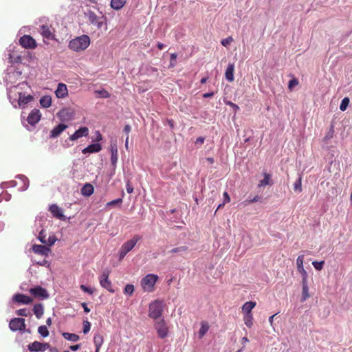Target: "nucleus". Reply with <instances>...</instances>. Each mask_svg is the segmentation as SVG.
<instances>
[{"label": "nucleus", "mask_w": 352, "mask_h": 352, "mask_svg": "<svg viewBox=\"0 0 352 352\" xmlns=\"http://www.w3.org/2000/svg\"><path fill=\"white\" fill-rule=\"evenodd\" d=\"M126 286H129V287H131V286H133V285H126Z\"/></svg>", "instance_id": "nucleus-54"}, {"label": "nucleus", "mask_w": 352, "mask_h": 352, "mask_svg": "<svg viewBox=\"0 0 352 352\" xmlns=\"http://www.w3.org/2000/svg\"><path fill=\"white\" fill-rule=\"evenodd\" d=\"M41 113L38 109H33L28 117V122L31 125H35L41 120Z\"/></svg>", "instance_id": "nucleus-13"}, {"label": "nucleus", "mask_w": 352, "mask_h": 352, "mask_svg": "<svg viewBox=\"0 0 352 352\" xmlns=\"http://www.w3.org/2000/svg\"><path fill=\"white\" fill-rule=\"evenodd\" d=\"M164 310V302L160 300H155L148 306V316L154 320L160 318Z\"/></svg>", "instance_id": "nucleus-3"}, {"label": "nucleus", "mask_w": 352, "mask_h": 352, "mask_svg": "<svg viewBox=\"0 0 352 352\" xmlns=\"http://www.w3.org/2000/svg\"><path fill=\"white\" fill-rule=\"evenodd\" d=\"M155 328L160 338H164L167 336L168 328L163 320L155 324Z\"/></svg>", "instance_id": "nucleus-16"}, {"label": "nucleus", "mask_w": 352, "mask_h": 352, "mask_svg": "<svg viewBox=\"0 0 352 352\" xmlns=\"http://www.w3.org/2000/svg\"><path fill=\"white\" fill-rule=\"evenodd\" d=\"M33 99L34 98L32 95L24 93L21 96H18L16 101L18 102L19 107H24L26 104L32 101Z\"/></svg>", "instance_id": "nucleus-15"}, {"label": "nucleus", "mask_w": 352, "mask_h": 352, "mask_svg": "<svg viewBox=\"0 0 352 352\" xmlns=\"http://www.w3.org/2000/svg\"><path fill=\"white\" fill-rule=\"evenodd\" d=\"M81 305L83 307L84 311L85 313H89L90 311V309L87 307V305L86 302H82Z\"/></svg>", "instance_id": "nucleus-42"}, {"label": "nucleus", "mask_w": 352, "mask_h": 352, "mask_svg": "<svg viewBox=\"0 0 352 352\" xmlns=\"http://www.w3.org/2000/svg\"><path fill=\"white\" fill-rule=\"evenodd\" d=\"M85 16L88 19L89 23L97 27L98 29H101L102 25L104 23V20H106V17L104 16H102L101 17L98 16L94 12L91 10H88L85 13Z\"/></svg>", "instance_id": "nucleus-5"}, {"label": "nucleus", "mask_w": 352, "mask_h": 352, "mask_svg": "<svg viewBox=\"0 0 352 352\" xmlns=\"http://www.w3.org/2000/svg\"><path fill=\"white\" fill-rule=\"evenodd\" d=\"M48 348H50L48 343H41L38 341H34L28 345V349L34 352L45 351Z\"/></svg>", "instance_id": "nucleus-9"}, {"label": "nucleus", "mask_w": 352, "mask_h": 352, "mask_svg": "<svg viewBox=\"0 0 352 352\" xmlns=\"http://www.w3.org/2000/svg\"><path fill=\"white\" fill-rule=\"evenodd\" d=\"M110 149L111 153V161L113 166H115L118 162V147L116 143H111L110 145Z\"/></svg>", "instance_id": "nucleus-23"}, {"label": "nucleus", "mask_w": 352, "mask_h": 352, "mask_svg": "<svg viewBox=\"0 0 352 352\" xmlns=\"http://www.w3.org/2000/svg\"><path fill=\"white\" fill-rule=\"evenodd\" d=\"M62 336L65 339L72 341V342H77L80 338L77 334L67 333V332L63 333Z\"/></svg>", "instance_id": "nucleus-29"}, {"label": "nucleus", "mask_w": 352, "mask_h": 352, "mask_svg": "<svg viewBox=\"0 0 352 352\" xmlns=\"http://www.w3.org/2000/svg\"><path fill=\"white\" fill-rule=\"evenodd\" d=\"M157 279V275L148 274L142 279L141 286H154Z\"/></svg>", "instance_id": "nucleus-11"}, {"label": "nucleus", "mask_w": 352, "mask_h": 352, "mask_svg": "<svg viewBox=\"0 0 352 352\" xmlns=\"http://www.w3.org/2000/svg\"><path fill=\"white\" fill-rule=\"evenodd\" d=\"M134 292V287H124V293L131 296Z\"/></svg>", "instance_id": "nucleus-40"}, {"label": "nucleus", "mask_w": 352, "mask_h": 352, "mask_svg": "<svg viewBox=\"0 0 352 352\" xmlns=\"http://www.w3.org/2000/svg\"><path fill=\"white\" fill-rule=\"evenodd\" d=\"M50 352H58L56 348H51Z\"/></svg>", "instance_id": "nucleus-49"}, {"label": "nucleus", "mask_w": 352, "mask_h": 352, "mask_svg": "<svg viewBox=\"0 0 352 352\" xmlns=\"http://www.w3.org/2000/svg\"><path fill=\"white\" fill-rule=\"evenodd\" d=\"M33 312L37 318H41L44 313L43 305L40 303L35 305L33 307Z\"/></svg>", "instance_id": "nucleus-27"}, {"label": "nucleus", "mask_w": 352, "mask_h": 352, "mask_svg": "<svg viewBox=\"0 0 352 352\" xmlns=\"http://www.w3.org/2000/svg\"><path fill=\"white\" fill-rule=\"evenodd\" d=\"M30 89L29 85L26 82H22L17 85L12 86L9 89L8 96L10 99L16 100L17 96L23 94H26L27 89Z\"/></svg>", "instance_id": "nucleus-4"}, {"label": "nucleus", "mask_w": 352, "mask_h": 352, "mask_svg": "<svg viewBox=\"0 0 352 352\" xmlns=\"http://www.w3.org/2000/svg\"><path fill=\"white\" fill-rule=\"evenodd\" d=\"M44 263H45V264H47L48 262H47V261H45H45H44Z\"/></svg>", "instance_id": "nucleus-55"}, {"label": "nucleus", "mask_w": 352, "mask_h": 352, "mask_svg": "<svg viewBox=\"0 0 352 352\" xmlns=\"http://www.w3.org/2000/svg\"><path fill=\"white\" fill-rule=\"evenodd\" d=\"M30 293L35 297L45 299L49 297L47 290L44 287H31Z\"/></svg>", "instance_id": "nucleus-12"}, {"label": "nucleus", "mask_w": 352, "mask_h": 352, "mask_svg": "<svg viewBox=\"0 0 352 352\" xmlns=\"http://www.w3.org/2000/svg\"><path fill=\"white\" fill-rule=\"evenodd\" d=\"M46 324H47V325H49V326H50V325H51V324H52V320H51V318H47V320H46Z\"/></svg>", "instance_id": "nucleus-48"}, {"label": "nucleus", "mask_w": 352, "mask_h": 352, "mask_svg": "<svg viewBox=\"0 0 352 352\" xmlns=\"http://www.w3.org/2000/svg\"><path fill=\"white\" fill-rule=\"evenodd\" d=\"M103 341L104 338L102 335H101L100 333H96L94 335V342L96 346V349H97V351H100V349L103 344Z\"/></svg>", "instance_id": "nucleus-25"}, {"label": "nucleus", "mask_w": 352, "mask_h": 352, "mask_svg": "<svg viewBox=\"0 0 352 352\" xmlns=\"http://www.w3.org/2000/svg\"><path fill=\"white\" fill-rule=\"evenodd\" d=\"M90 328H91L90 322L88 321H85L83 322V333L85 334L87 333L89 331Z\"/></svg>", "instance_id": "nucleus-35"}, {"label": "nucleus", "mask_w": 352, "mask_h": 352, "mask_svg": "<svg viewBox=\"0 0 352 352\" xmlns=\"http://www.w3.org/2000/svg\"><path fill=\"white\" fill-rule=\"evenodd\" d=\"M98 94L101 96L102 98H107L110 96L109 92L105 89H102L101 91H98Z\"/></svg>", "instance_id": "nucleus-37"}, {"label": "nucleus", "mask_w": 352, "mask_h": 352, "mask_svg": "<svg viewBox=\"0 0 352 352\" xmlns=\"http://www.w3.org/2000/svg\"><path fill=\"white\" fill-rule=\"evenodd\" d=\"M90 45V38L86 34H82L71 40L68 47L74 52H81L86 50Z\"/></svg>", "instance_id": "nucleus-1"}, {"label": "nucleus", "mask_w": 352, "mask_h": 352, "mask_svg": "<svg viewBox=\"0 0 352 352\" xmlns=\"http://www.w3.org/2000/svg\"><path fill=\"white\" fill-rule=\"evenodd\" d=\"M126 3V0H111V7L116 10H120Z\"/></svg>", "instance_id": "nucleus-26"}, {"label": "nucleus", "mask_w": 352, "mask_h": 352, "mask_svg": "<svg viewBox=\"0 0 352 352\" xmlns=\"http://www.w3.org/2000/svg\"><path fill=\"white\" fill-rule=\"evenodd\" d=\"M80 347V344H76V345H72V346H70L69 349L73 351H77L78 349H79Z\"/></svg>", "instance_id": "nucleus-43"}, {"label": "nucleus", "mask_w": 352, "mask_h": 352, "mask_svg": "<svg viewBox=\"0 0 352 352\" xmlns=\"http://www.w3.org/2000/svg\"><path fill=\"white\" fill-rule=\"evenodd\" d=\"M56 96L58 98H63L68 94L67 86L65 84L60 83L55 91Z\"/></svg>", "instance_id": "nucleus-19"}, {"label": "nucleus", "mask_w": 352, "mask_h": 352, "mask_svg": "<svg viewBox=\"0 0 352 352\" xmlns=\"http://www.w3.org/2000/svg\"><path fill=\"white\" fill-rule=\"evenodd\" d=\"M122 203V199L118 198L114 200H112L107 204V207L111 206L117 204H121Z\"/></svg>", "instance_id": "nucleus-33"}, {"label": "nucleus", "mask_w": 352, "mask_h": 352, "mask_svg": "<svg viewBox=\"0 0 352 352\" xmlns=\"http://www.w3.org/2000/svg\"><path fill=\"white\" fill-rule=\"evenodd\" d=\"M74 116V111L69 108H64L60 110L57 113V116L63 122H67L72 120Z\"/></svg>", "instance_id": "nucleus-8"}, {"label": "nucleus", "mask_w": 352, "mask_h": 352, "mask_svg": "<svg viewBox=\"0 0 352 352\" xmlns=\"http://www.w3.org/2000/svg\"><path fill=\"white\" fill-rule=\"evenodd\" d=\"M38 332L43 336L47 337L49 335V331L46 326L42 325L38 328Z\"/></svg>", "instance_id": "nucleus-31"}, {"label": "nucleus", "mask_w": 352, "mask_h": 352, "mask_svg": "<svg viewBox=\"0 0 352 352\" xmlns=\"http://www.w3.org/2000/svg\"><path fill=\"white\" fill-rule=\"evenodd\" d=\"M64 352H69V351H65Z\"/></svg>", "instance_id": "nucleus-57"}, {"label": "nucleus", "mask_w": 352, "mask_h": 352, "mask_svg": "<svg viewBox=\"0 0 352 352\" xmlns=\"http://www.w3.org/2000/svg\"><path fill=\"white\" fill-rule=\"evenodd\" d=\"M16 314L18 316L26 317L28 316L29 312L26 309H20L16 311Z\"/></svg>", "instance_id": "nucleus-36"}, {"label": "nucleus", "mask_w": 352, "mask_h": 352, "mask_svg": "<svg viewBox=\"0 0 352 352\" xmlns=\"http://www.w3.org/2000/svg\"><path fill=\"white\" fill-rule=\"evenodd\" d=\"M41 34L45 38L52 40L54 38V35L50 27L47 25H42L41 28Z\"/></svg>", "instance_id": "nucleus-21"}, {"label": "nucleus", "mask_w": 352, "mask_h": 352, "mask_svg": "<svg viewBox=\"0 0 352 352\" xmlns=\"http://www.w3.org/2000/svg\"><path fill=\"white\" fill-rule=\"evenodd\" d=\"M57 239L54 235L50 236L47 239H46L45 245L49 248L53 245L56 241Z\"/></svg>", "instance_id": "nucleus-32"}, {"label": "nucleus", "mask_w": 352, "mask_h": 352, "mask_svg": "<svg viewBox=\"0 0 352 352\" xmlns=\"http://www.w3.org/2000/svg\"><path fill=\"white\" fill-rule=\"evenodd\" d=\"M148 289L146 290L148 292H151L153 291V287H148Z\"/></svg>", "instance_id": "nucleus-52"}, {"label": "nucleus", "mask_w": 352, "mask_h": 352, "mask_svg": "<svg viewBox=\"0 0 352 352\" xmlns=\"http://www.w3.org/2000/svg\"><path fill=\"white\" fill-rule=\"evenodd\" d=\"M164 45L161 43H157V47L159 50H162L164 48Z\"/></svg>", "instance_id": "nucleus-45"}, {"label": "nucleus", "mask_w": 352, "mask_h": 352, "mask_svg": "<svg viewBox=\"0 0 352 352\" xmlns=\"http://www.w3.org/2000/svg\"><path fill=\"white\" fill-rule=\"evenodd\" d=\"M141 239L140 235L135 234L130 240L124 243L119 250V261H122Z\"/></svg>", "instance_id": "nucleus-2"}, {"label": "nucleus", "mask_w": 352, "mask_h": 352, "mask_svg": "<svg viewBox=\"0 0 352 352\" xmlns=\"http://www.w3.org/2000/svg\"><path fill=\"white\" fill-rule=\"evenodd\" d=\"M94 186L89 183L85 184L81 189L82 195L87 197L91 196L94 193Z\"/></svg>", "instance_id": "nucleus-24"}, {"label": "nucleus", "mask_w": 352, "mask_h": 352, "mask_svg": "<svg viewBox=\"0 0 352 352\" xmlns=\"http://www.w3.org/2000/svg\"><path fill=\"white\" fill-rule=\"evenodd\" d=\"M50 211L53 214L54 217H55L57 219H64V215L62 211V209L58 207L56 204H52L50 207Z\"/></svg>", "instance_id": "nucleus-18"}, {"label": "nucleus", "mask_w": 352, "mask_h": 352, "mask_svg": "<svg viewBox=\"0 0 352 352\" xmlns=\"http://www.w3.org/2000/svg\"><path fill=\"white\" fill-rule=\"evenodd\" d=\"M126 191H127L128 193L131 194V193L133 192V187L131 184V182H130L129 180H128L127 182H126Z\"/></svg>", "instance_id": "nucleus-38"}, {"label": "nucleus", "mask_w": 352, "mask_h": 352, "mask_svg": "<svg viewBox=\"0 0 352 352\" xmlns=\"http://www.w3.org/2000/svg\"><path fill=\"white\" fill-rule=\"evenodd\" d=\"M95 352H99V351H97V349H96V351Z\"/></svg>", "instance_id": "nucleus-56"}, {"label": "nucleus", "mask_w": 352, "mask_h": 352, "mask_svg": "<svg viewBox=\"0 0 352 352\" xmlns=\"http://www.w3.org/2000/svg\"><path fill=\"white\" fill-rule=\"evenodd\" d=\"M19 43L26 49H34L36 47V41L30 35H24L19 39Z\"/></svg>", "instance_id": "nucleus-7"}, {"label": "nucleus", "mask_w": 352, "mask_h": 352, "mask_svg": "<svg viewBox=\"0 0 352 352\" xmlns=\"http://www.w3.org/2000/svg\"><path fill=\"white\" fill-rule=\"evenodd\" d=\"M32 250L35 254L45 256L51 252L50 248L43 245H33Z\"/></svg>", "instance_id": "nucleus-10"}, {"label": "nucleus", "mask_w": 352, "mask_h": 352, "mask_svg": "<svg viewBox=\"0 0 352 352\" xmlns=\"http://www.w3.org/2000/svg\"><path fill=\"white\" fill-rule=\"evenodd\" d=\"M108 276V274L103 273L102 274L100 280L101 286H107L111 284V283L109 281Z\"/></svg>", "instance_id": "nucleus-30"}, {"label": "nucleus", "mask_w": 352, "mask_h": 352, "mask_svg": "<svg viewBox=\"0 0 352 352\" xmlns=\"http://www.w3.org/2000/svg\"><path fill=\"white\" fill-rule=\"evenodd\" d=\"M40 104L44 108H47L52 104V98L50 96H45L40 99Z\"/></svg>", "instance_id": "nucleus-28"}, {"label": "nucleus", "mask_w": 352, "mask_h": 352, "mask_svg": "<svg viewBox=\"0 0 352 352\" xmlns=\"http://www.w3.org/2000/svg\"><path fill=\"white\" fill-rule=\"evenodd\" d=\"M85 292L92 294L95 292L94 287H81Z\"/></svg>", "instance_id": "nucleus-39"}, {"label": "nucleus", "mask_w": 352, "mask_h": 352, "mask_svg": "<svg viewBox=\"0 0 352 352\" xmlns=\"http://www.w3.org/2000/svg\"><path fill=\"white\" fill-rule=\"evenodd\" d=\"M102 149L101 145L98 143L92 144L89 145L87 147L85 148L82 152L84 154L86 153H98Z\"/></svg>", "instance_id": "nucleus-22"}, {"label": "nucleus", "mask_w": 352, "mask_h": 352, "mask_svg": "<svg viewBox=\"0 0 352 352\" xmlns=\"http://www.w3.org/2000/svg\"><path fill=\"white\" fill-rule=\"evenodd\" d=\"M131 131V126L129 124L125 125V126L124 127L123 131H124V133H126V136L129 135Z\"/></svg>", "instance_id": "nucleus-41"}, {"label": "nucleus", "mask_w": 352, "mask_h": 352, "mask_svg": "<svg viewBox=\"0 0 352 352\" xmlns=\"http://www.w3.org/2000/svg\"><path fill=\"white\" fill-rule=\"evenodd\" d=\"M129 145V135L126 136V140H125V147L127 149Z\"/></svg>", "instance_id": "nucleus-47"}, {"label": "nucleus", "mask_w": 352, "mask_h": 352, "mask_svg": "<svg viewBox=\"0 0 352 352\" xmlns=\"http://www.w3.org/2000/svg\"><path fill=\"white\" fill-rule=\"evenodd\" d=\"M168 122L169 124L170 127L171 129H173V127H174V123H173L174 122H173V120H168Z\"/></svg>", "instance_id": "nucleus-46"}, {"label": "nucleus", "mask_w": 352, "mask_h": 352, "mask_svg": "<svg viewBox=\"0 0 352 352\" xmlns=\"http://www.w3.org/2000/svg\"><path fill=\"white\" fill-rule=\"evenodd\" d=\"M13 300L20 304L28 305L32 302V298L22 294H16L13 296Z\"/></svg>", "instance_id": "nucleus-17"}, {"label": "nucleus", "mask_w": 352, "mask_h": 352, "mask_svg": "<svg viewBox=\"0 0 352 352\" xmlns=\"http://www.w3.org/2000/svg\"><path fill=\"white\" fill-rule=\"evenodd\" d=\"M170 281H171V280H167V284H168V285H169Z\"/></svg>", "instance_id": "nucleus-53"}, {"label": "nucleus", "mask_w": 352, "mask_h": 352, "mask_svg": "<svg viewBox=\"0 0 352 352\" xmlns=\"http://www.w3.org/2000/svg\"><path fill=\"white\" fill-rule=\"evenodd\" d=\"M38 239L39 241L45 244V242H46V235L45 234V231L44 230H41L40 232H39V234H38Z\"/></svg>", "instance_id": "nucleus-34"}, {"label": "nucleus", "mask_w": 352, "mask_h": 352, "mask_svg": "<svg viewBox=\"0 0 352 352\" xmlns=\"http://www.w3.org/2000/svg\"><path fill=\"white\" fill-rule=\"evenodd\" d=\"M109 291L111 293L115 292V290L113 289V287H109Z\"/></svg>", "instance_id": "nucleus-51"}, {"label": "nucleus", "mask_w": 352, "mask_h": 352, "mask_svg": "<svg viewBox=\"0 0 352 352\" xmlns=\"http://www.w3.org/2000/svg\"><path fill=\"white\" fill-rule=\"evenodd\" d=\"M67 128V125L65 124H59L51 131L50 137L52 138H57Z\"/></svg>", "instance_id": "nucleus-20"}, {"label": "nucleus", "mask_w": 352, "mask_h": 352, "mask_svg": "<svg viewBox=\"0 0 352 352\" xmlns=\"http://www.w3.org/2000/svg\"><path fill=\"white\" fill-rule=\"evenodd\" d=\"M176 58V54H171V59H175Z\"/></svg>", "instance_id": "nucleus-50"}, {"label": "nucleus", "mask_w": 352, "mask_h": 352, "mask_svg": "<svg viewBox=\"0 0 352 352\" xmlns=\"http://www.w3.org/2000/svg\"><path fill=\"white\" fill-rule=\"evenodd\" d=\"M89 133V129L86 126H82L74 132L72 135L69 136V139L72 141L78 140V138L87 136Z\"/></svg>", "instance_id": "nucleus-14"}, {"label": "nucleus", "mask_w": 352, "mask_h": 352, "mask_svg": "<svg viewBox=\"0 0 352 352\" xmlns=\"http://www.w3.org/2000/svg\"><path fill=\"white\" fill-rule=\"evenodd\" d=\"M9 327L12 331H24L25 329V320L21 318H15L10 320Z\"/></svg>", "instance_id": "nucleus-6"}, {"label": "nucleus", "mask_w": 352, "mask_h": 352, "mask_svg": "<svg viewBox=\"0 0 352 352\" xmlns=\"http://www.w3.org/2000/svg\"><path fill=\"white\" fill-rule=\"evenodd\" d=\"M96 141H100L102 140V135L98 131L96 132Z\"/></svg>", "instance_id": "nucleus-44"}]
</instances>
